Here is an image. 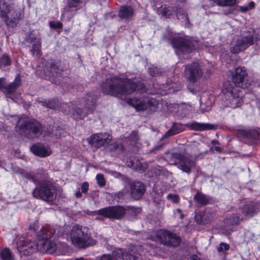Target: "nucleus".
I'll list each match as a JSON object with an SVG mask.
<instances>
[{
	"mask_svg": "<svg viewBox=\"0 0 260 260\" xmlns=\"http://www.w3.org/2000/svg\"><path fill=\"white\" fill-rule=\"evenodd\" d=\"M190 260H201L197 255H192L190 257Z\"/></svg>",
	"mask_w": 260,
	"mask_h": 260,
	"instance_id": "obj_54",
	"label": "nucleus"
},
{
	"mask_svg": "<svg viewBox=\"0 0 260 260\" xmlns=\"http://www.w3.org/2000/svg\"><path fill=\"white\" fill-rule=\"evenodd\" d=\"M184 217L183 214L181 213H180V218L182 219Z\"/></svg>",
	"mask_w": 260,
	"mask_h": 260,
	"instance_id": "obj_62",
	"label": "nucleus"
},
{
	"mask_svg": "<svg viewBox=\"0 0 260 260\" xmlns=\"http://www.w3.org/2000/svg\"><path fill=\"white\" fill-rule=\"evenodd\" d=\"M168 8L166 7V6H161L157 10L158 13L161 14L162 16L167 17L168 15H170L168 14Z\"/></svg>",
	"mask_w": 260,
	"mask_h": 260,
	"instance_id": "obj_47",
	"label": "nucleus"
},
{
	"mask_svg": "<svg viewBox=\"0 0 260 260\" xmlns=\"http://www.w3.org/2000/svg\"><path fill=\"white\" fill-rule=\"evenodd\" d=\"M126 209L123 206H109L94 211L95 215H99L111 219H121L125 215Z\"/></svg>",
	"mask_w": 260,
	"mask_h": 260,
	"instance_id": "obj_12",
	"label": "nucleus"
},
{
	"mask_svg": "<svg viewBox=\"0 0 260 260\" xmlns=\"http://www.w3.org/2000/svg\"><path fill=\"white\" fill-rule=\"evenodd\" d=\"M0 17L7 26L13 27L23 17V13L20 9L13 5H7L5 0L0 1Z\"/></svg>",
	"mask_w": 260,
	"mask_h": 260,
	"instance_id": "obj_5",
	"label": "nucleus"
},
{
	"mask_svg": "<svg viewBox=\"0 0 260 260\" xmlns=\"http://www.w3.org/2000/svg\"><path fill=\"white\" fill-rule=\"evenodd\" d=\"M203 71L198 62H193L184 66V75L191 83L198 81L203 76Z\"/></svg>",
	"mask_w": 260,
	"mask_h": 260,
	"instance_id": "obj_13",
	"label": "nucleus"
},
{
	"mask_svg": "<svg viewBox=\"0 0 260 260\" xmlns=\"http://www.w3.org/2000/svg\"><path fill=\"white\" fill-rule=\"evenodd\" d=\"M182 18L183 19L185 22V26L186 27H189L190 25V24L189 21V18L188 16L187 15H184L183 16Z\"/></svg>",
	"mask_w": 260,
	"mask_h": 260,
	"instance_id": "obj_52",
	"label": "nucleus"
},
{
	"mask_svg": "<svg viewBox=\"0 0 260 260\" xmlns=\"http://www.w3.org/2000/svg\"><path fill=\"white\" fill-rule=\"evenodd\" d=\"M27 43L30 44L41 42L40 33L38 30H33L26 38Z\"/></svg>",
	"mask_w": 260,
	"mask_h": 260,
	"instance_id": "obj_32",
	"label": "nucleus"
},
{
	"mask_svg": "<svg viewBox=\"0 0 260 260\" xmlns=\"http://www.w3.org/2000/svg\"><path fill=\"white\" fill-rule=\"evenodd\" d=\"M101 89L106 94L118 96L131 94L136 90L144 92L145 91V86L141 82L136 83L128 78L113 76L107 78L103 82Z\"/></svg>",
	"mask_w": 260,
	"mask_h": 260,
	"instance_id": "obj_1",
	"label": "nucleus"
},
{
	"mask_svg": "<svg viewBox=\"0 0 260 260\" xmlns=\"http://www.w3.org/2000/svg\"><path fill=\"white\" fill-rule=\"evenodd\" d=\"M53 134L57 137L60 138L64 134V131L60 127H56L55 129L53 130Z\"/></svg>",
	"mask_w": 260,
	"mask_h": 260,
	"instance_id": "obj_48",
	"label": "nucleus"
},
{
	"mask_svg": "<svg viewBox=\"0 0 260 260\" xmlns=\"http://www.w3.org/2000/svg\"><path fill=\"white\" fill-rule=\"evenodd\" d=\"M70 238L72 244L78 248H86L93 244L89 229L85 226L76 224L71 231Z\"/></svg>",
	"mask_w": 260,
	"mask_h": 260,
	"instance_id": "obj_6",
	"label": "nucleus"
},
{
	"mask_svg": "<svg viewBox=\"0 0 260 260\" xmlns=\"http://www.w3.org/2000/svg\"><path fill=\"white\" fill-rule=\"evenodd\" d=\"M127 166L132 169L138 171H144L146 169V165H144L142 162L138 159H130L126 162Z\"/></svg>",
	"mask_w": 260,
	"mask_h": 260,
	"instance_id": "obj_31",
	"label": "nucleus"
},
{
	"mask_svg": "<svg viewBox=\"0 0 260 260\" xmlns=\"http://www.w3.org/2000/svg\"><path fill=\"white\" fill-rule=\"evenodd\" d=\"M254 5H255V4L253 2H251L248 4V5L247 7H248L249 9H250L254 7Z\"/></svg>",
	"mask_w": 260,
	"mask_h": 260,
	"instance_id": "obj_57",
	"label": "nucleus"
},
{
	"mask_svg": "<svg viewBox=\"0 0 260 260\" xmlns=\"http://www.w3.org/2000/svg\"><path fill=\"white\" fill-rule=\"evenodd\" d=\"M112 138L111 135L106 133H97L92 135L87 139V141L92 146L99 148L109 143Z\"/></svg>",
	"mask_w": 260,
	"mask_h": 260,
	"instance_id": "obj_17",
	"label": "nucleus"
},
{
	"mask_svg": "<svg viewBox=\"0 0 260 260\" xmlns=\"http://www.w3.org/2000/svg\"><path fill=\"white\" fill-rule=\"evenodd\" d=\"M141 248L140 246L130 245L127 251H125L122 249H117L111 254H104L100 260H142L140 253Z\"/></svg>",
	"mask_w": 260,
	"mask_h": 260,
	"instance_id": "obj_7",
	"label": "nucleus"
},
{
	"mask_svg": "<svg viewBox=\"0 0 260 260\" xmlns=\"http://www.w3.org/2000/svg\"><path fill=\"white\" fill-rule=\"evenodd\" d=\"M16 128L21 135L29 139L39 137L43 129L41 124L37 120L26 116L19 118Z\"/></svg>",
	"mask_w": 260,
	"mask_h": 260,
	"instance_id": "obj_3",
	"label": "nucleus"
},
{
	"mask_svg": "<svg viewBox=\"0 0 260 260\" xmlns=\"http://www.w3.org/2000/svg\"><path fill=\"white\" fill-rule=\"evenodd\" d=\"M128 140L132 145H135L137 144L139 137L138 132L136 131H133L128 137Z\"/></svg>",
	"mask_w": 260,
	"mask_h": 260,
	"instance_id": "obj_41",
	"label": "nucleus"
},
{
	"mask_svg": "<svg viewBox=\"0 0 260 260\" xmlns=\"http://www.w3.org/2000/svg\"><path fill=\"white\" fill-rule=\"evenodd\" d=\"M32 195L35 198L40 199L47 202H52L56 198V189L48 182H41L33 190Z\"/></svg>",
	"mask_w": 260,
	"mask_h": 260,
	"instance_id": "obj_10",
	"label": "nucleus"
},
{
	"mask_svg": "<svg viewBox=\"0 0 260 260\" xmlns=\"http://www.w3.org/2000/svg\"><path fill=\"white\" fill-rule=\"evenodd\" d=\"M230 249V245L224 242H221L219 246L217 247V250L218 252H224L228 251Z\"/></svg>",
	"mask_w": 260,
	"mask_h": 260,
	"instance_id": "obj_44",
	"label": "nucleus"
},
{
	"mask_svg": "<svg viewBox=\"0 0 260 260\" xmlns=\"http://www.w3.org/2000/svg\"><path fill=\"white\" fill-rule=\"evenodd\" d=\"M156 236L161 243L173 247L177 246L181 241L179 237L167 230H159L157 232Z\"/></svg>",
	"mask_w": 260,
	"mask_h": 260,
	"instance_id": "obj_15",
	"label": "nucleus"
},
{
	"mask_svg": "<svg viewBox=\"0 0 260 260\" xmlns=\"http://www.w3.org/2000/svg\"><path fill=\"white\" fill-rule=\"evenodd\" d=\"M223 2L222 6H232L236 4V0H223Z\"/></svg>",
	"mask_w": 260,
	"mask_h": 260,
	"instance_id": "obj_51",
	"label": "nucleus"
},
{
	"mask_svg": "<svg viewBox=\"0 0 260 260\" xmlns=\"http://www.w3.org/2000/svg\"><path fill=\"white\" fill-rule=\"evenodd\" d=\"M84 0H68L67 6L64 8L62 16L70 20L84 3Z\"/></svg>",
	"mask_w": 260,
	"mask_h": 260,
	"instance_id": "obj_19",
	"label": "nucleus"
},
{
	"mask_svg": "<svg viewBox=\"0 0 260 260\" xmlns=\"http://www.w3.org/2000/svg\"><path fill=\"white\" fill-rule=\"evenodd\" d=\"M39 242L38 243L28 239L23 240L21 245L17 247V249L21 255H29L39 250Z\"/></svg>",
	"mask_w": 260,
	"mask_h": 260,
	"instance_id": "obj_20",
	"label": "nucleus"
},
{
	"mask_svg": "<svg viewBox=\"0 0 260 260\" xmlns=\"http://www.w3.org/2000/svg\"><path fill=\"white\" fill-rule=\"evenodd\" d=\"M37 101L38 103L41 104L45 107L52 109H57L59 110H61L64 113H67L70 111L68 104L61 103L59 104L58 101L54 99L45 101L38 100Z\"/></svg>",
	"mask_w": 260,
	"mask_h": 260,
	"instance_id": "obj_22",
	"label": "nucleus"
},
{
	"mask_svg": "<svg viewBox=\"0 0 260 260\" xmlns=\"http://www.w3.org/2000/svg\"><path fill=\"white\" fill-rule=\"evenodd\" d=\"M193 199L198 204L201 205H207L209 201V197L200 192H197L194 196Z\"/></svg>",
	"mask_w": 260,
	"mask_h": 260,
	"instance_id": "obj_34",
	"label": "nucleus"
},
{
	"mask_svg": "<svg viewBox=\"0 0 260 260\" xmlns=\"http://www.w3.org/2000/svg\"><path fill=\"white\" fill-rule=\"evenodd\" d=\"M211 143L212 145H218L219 144V142L217 140H213L211 141Z\"/></svg>",
	"mask_w": 260,
	"mask_h": 260,
	"instance_id": "obj_58",
	"label": "nucleus"
},
{
	"mask_svg": "<svg viewBox=\"0 0 260 260\" xmlns=\"http://www.w3.org/2000/svg\"><path fill=\"white\" fill-rule=\"evenodd\" d=\"M198 156L185 155L182 154L178 168L182 172L189 174L191 169L196 167Z\"/></svg>",
	"mask_w": 260,
	"mask_h": 260,
	"instance_id": "obj_18",
	"label": "nucleus"
},
{
	"mask_svg": "<svg viewBox=\"0 0 260 260\" xmlns=\"http://www.w3.org/2000/svg\"><path fill=\"white\" fill-rule=\"evenodd\" d=\"M31 44L32 47L29 51L31 55L36 58L40 57L41 55V42Z\"/></svg>",
	"mask_w": 260,
	"mask_h": 260,
	"instance_id": "obj_35",
	"label": "nucleus"
},
{
	"mask_svg": "<svg viewBox=\"0 0 260 260\" xmlns=\"http://www.w3.org/2000/svg\"><path fill=\"white\" fill-rule=\"evenodd\" d=\"M126 211L128 212V214L132 216V217H136L137 216L141 211V208L139 207H135L132 206H127L126 208Z\"/></svg>",
	"mask_w": 260,
	"mask_h": 260,
	"instance_id": "obj_40",
	"label": "nucleus"
},
{
	"mask_svg": "<svg viewBox=\"0 0 260 260\" xmlns=\"http://www.w3.org/2000/svg\"><path fill=\"white\" fill-rule=\"evenodd\" d=\"M24 176L27 179L32 180L34 182H37L38 180L40 178L37 176H35L34 175L28 173H26L24 175Z\"/></svg>",
	"mask_w": 260,
	"mask_h": 260,
	"instance_id": "obj_50",
	"label": "nucleus"
},
{
	"mask_svg": "<svg viewBox=\"0 0 260 260\" xmlns=\"http://www.w3.org/2000/svg\"><path fill=\"white\" fill-rule=\"evenodd\" d=\"M245 136L252 142L260 138V132L256 129H249L244 132Z\"/></svg>",
	"mask_w": 260,
	"mask_h": 260,
	"instance_id": "obj_36",
	"label": "nucleus"
},
{
	"mask_svg": "<svg viewBox=\"0 0 260 260\" xmlns=\"http://www.w3.org/2000/svg\"><path fill=\"white\" fill-rule=\"evenodd\" d=\"M260 204L251 202L244 205L239 208L236 213L233 214L229 219V223L232 225L238 224L241 221L253 216L259 211Z\"/></svg>",
	"mask_w": 260,
	"mask_h": 260,
	"instance_id": "obj_9",
	"label": "nucleus"
},
{
	"mask_svg": "<svg viewBox=\"0 0 260 260\" xmlns=\"http://www.w3.org/2000/svg\"><path fill=\"white\" fill-rule=\"evenodd\" d=\"M4 78H0V89H4V92L8 94L9 98L16 101V99L14 96L13 93L21 84V78L19 75H17L14 81L9 85L5 86L4 83Z\"/></svg>",
	"mask_w": 260,
	"mask_h": 260,
	"instance_id": "obj_21",
	"label": "nucleus"
},
{
	"mask_svg": "<svg viewBox=\"0 0 260 260\" xmlns=\"http://www.w3.org/2000/svg\"><path fill=\"white\" fill-rule=\"evenodd\" d=\"M145 105L146 106V110L149 109L151 112H154L157 107L156 101L154 99L145 98Z\"/></svg>",
	"mask_w": 260,
	"mask_h": 260,
	"instance_id": "obj_37",
	"label": "nucleus"
},
{
	"mask_svg": "<svg viewBox=\"0 0 260 260\" xmlns=\"http://www.w3.org/2000/svg\"><path fill=\"white\" fill-rule=\"evenodd\" d=\"M109 150L115 155H119L124 151L123 145L121 143L114 142L110 144L108 146Z\"/></svg>",
	"mask_w": 260,
	"mask_h": 260,
	"instance_id": "obj_33",
	"label": "nucleus"
},
{
	"mask_svg": "<svg viewBox=\"0 0 260 260\" xmlns=\"http://www.w3.org/2000/svg\"><path fill=\"white\" fill-rule=\"evenodd\" d=\"M167 199L173 203H178L180 200V197L178 195L172 193L168 194Z\"/></svg>",
	"mask_w": 260,
	"mask_h": 260,
	"instance_id": "obj_45",
	"label": "nucleus"
},
{
	"mask_svg": "<svg viewBox=\"0 0 260 260\" xmlns=\"http://www.w3.org/2000/svg\"><path fill=\"white\" fill-rule=\"evenodd\" d=\"M162 146H163L162 144H160V145H158L155 146L154 147V148H153V150L152 151L160 149V148H162Z\"/></svg>",
	"mask_w": 260,
	"mask_h": 260,
	"instance_id": "obj_56",
	"label": "nucleus"
},
{
	"mask_svg": "<svg viewBox=\"0 0 260 260\" xmlns=\"http://www.w3.org/2000/svg\"><path fill=\"white\" fill-rule=\"evenodd\" d=\"M145 98L143 99H140L137 98L129 99L128 100V103L133 106L138 111L139 110H145L146 106L145 105Z\"/></svg>",
	"mask_w": 260,
	"mask_h": 260,
	"instance_id": "obj_30",
	"label": "nucleus"
},
{
	"mask_svg": "<svg viewBox=\"0 0 260 260\" xmlns=\"http://www.w3.org/2000/svg\"><path fill=\"white\" fill-rule=\"evenodd\" d=\"M213 3H216L219 6H223V4H224L223 0H212Z\"/></svg>",
	"mask_w": 260,
	"mask_h": 260,
	"instance_id": "obj_53",
	"label": "nucleus"
},
{
	"mask_svg": "<svg viewBox=\"0 0 260 260\" xmlns=\"http://www.w3.org/2000/svg\"><path fill=\"white\" fill-rule=\"evenodd\" d=\"M186 126L191 130L197 131L214 129L216 127L214 124L200 123L195 121L187 123Z\"/></svg>",
	"mask_w": 260,
	"mask_h": 260,
	"instance_id": "obj_25",
	"label": "nucleus"
},
{
	"mask_svg": "<svg viewBox=\"0 0 260 260\" xmlns=\"http://www.w3.org/2000/svg\"><path fill=\"white\" fill-rule=\"evenodd\" d=\"M49 24H50V27H51L52 28L60 29V28H61L62 27V23H60V22H57V21H50Z\"/></svg>",
	"mask_w": 260,
	"mask_h": 260,
	"instance_id": "obj_49",
	"label": "nucleus"
},
{
	"mask_svg": "<svg viewBox=\"0 0 260 260\" xmlns=\"http://www.w3.org/2000/svg\"><path fill=\"white\" fill-rule=\"evenodd\" d=\"M214 150L217 152H220L221 151V149L219 146H215L214 147Z\"/></svg>",
	"mask_w": 260,
	"mask_h": 260,
	"instance_id": "obj_59",
	"label": "nucleus"
},
{
	"mask_svg": "<svg viewBox=\"0 0 260 260\" xmlns=\"http://www.w3.org/2000/svg\"><path fill=\"white\" fill-rule=\"evenodd\" d=\"M96 180L97 181L98 185L100 186L103 187L105 185L106 181L104 177V175L103 174H98L96 176Z\"/></svg>",
	"mask_w": 260,
	"mask_h": 260,
	"instance_id": "obj_46",
	"label": "nucleus"
},
{
	"mask_svg": "<svg viewBox=\"0 0 260 260\" xmlns=\"http://www.w3.org/2000/svg\"><path fill=\"white\" fill-rule=\"evenodd\" d=\"M11 61L10 58L6 55H3L0 58V66H6L11 64Z\"/></svg>",
	"mask_w": 260,
	"mask_h": 260,
	"instance_id": "obj_43",
	"label": "nucleus"
},
{
	"mask_svg": "<svg viewBox=\"0 0 260 260\" xmlns=\"http://www.w3.org/2000/svg\"><path fill=\"white\" fill-rule=\"evenodd\" d=\"M182 153L180 152L167 153L165 159L171 165L178 166Z\"/></svg>",
	"mask_w": 260,
	"mask_h": 260,
	"instance_id": "obj_27",
	"label": "nucleus"
},
{
	"mask_svg": "<svg viewBox=\"0 0 260 260\" xmlns=\"http://www.w3.org/2000/svg\"><path fill=\"white\" fill-rule=\"evenodd\" d=\"M249 10V8L248 7H241L240 8V10L242 12H246L247 11Z\"/></svg>",
	"mask_w": 260,
	"mask_h": 260,
	"instance_id": "obj_55",
	"label": "nucleus"
},
{
	"mask_svg": "<svg viewBox=\"0 0 260 260\" xmlns=\"http://www.w3.org/2000/svg\"><path fill=\"white\" fill-rule=\"evenodd\" d=\"M130 188L131 197L135 200L141 199L146 191L144 184L140 181L131 183Z\"/></svg>",
	"mask_w": 260,
	"mask_h": 260,
	"instance_id": "obj_23",
	"label": "nucleus"
},
{
	"mask_svg": "<svg viewBox=\"0 0 260 260\" xmlns=\"http://www.w3.org/2000/svg\"><path fill=\"white\" fill-rule=\"evenodd\" d=\"M1 257L2 260H13V257L8 248L2 249L0 252Z\"/></svg>",
	"mask_w": 260,
	"mask_h": 260,
	"instance_id": "obj_39",
	"label": "nucleus"
},
{
	"mask_svg": "<svg viewBox=\"0 0 260 260\" xmlns=\"http://www.w3.org/2000/svg\"><path fill=\"white\" fill-rule=\"evenodd\" d=\"M2 165V162L0 161V166Z\"/></svg>",
	"mask_w": 260,
	"mask_h": 260,
	"instance_id": "obj_63",
	"label": "nucleus"
},
{
	"mask_svg": "<svg viewBox=\"0 0 260 260\" xmlns=\"http://www.w3.org/2000/svg\"><path fill=\"white\" fill-rule=\"evenodd\" d=\"M222 92L226 100L225 104L232 108H236L243 103V93L233 85L231 81H226L223 83Z\"/></svg>",
	"mask_w": 260,
	"mask_h": 260,
	"instance_id": "obj_8",
	"label": "nucleus"
},
{
	"mask_svg": "<svg viewBox=\"0 0 260 260\" xmlns=\"http://www.w3.org/2000/svg\"><path fill=\"white\" fill-rule=\"evenodd\" d=\"M97 96L92 93H88L83 99L80 101V107H74L69 105L70 111L66 113H72L74 119H82L89 114L92 113L95 107Z\"/></svg>",
	"mask_w": 260,
	"mask_h": 260,
	"instance_id": "obj_4",
	"label": "nucleus"
},
{
	"mask_svg": "<svg viewBox=\"0 0 260 260\" xmlns=\"http://www.w3.org/2000/svg\"><path fill=\"white\" fill-rule=\"evenodd\" d=\"M134 14V10L131 6H123L119 9L118 16L122 19H129L132 18Z\"/></svg>",
	"mask_w": 260,
	"mask_h": 260,
	"instance_id": "obj_29",
	"label": "nucleus"
},
{
	"mask_svg": "<svg viewBox=\"0 0 260 260\" xmlns=\"http://www.w3.org/2000/svg\"><path fill=\"white\" fill-rule=\"evenodd\" d=\"M89 188V184L87 182H83L79 190L76 192L75 197L77 198H81L82 196V193H86L88 191Z\"/></svg>",
	"mask_w": 260,
	"mask_h": 260,
	"instance_id": "obj_38",
	"label": "nucleus"
},
{
	"mask_svg": "<svg viewBox=\"0 0 260 260\" xmlns=\"http://www.w3.org/2000/svg\"><path fill=\"white\" fill-rule=\"evenodd\" d=\"M48 71L50 77L58 78L61 77L63 69L54 61L49 62L47 64Z\"/></svg>",
	"mask_w": 260,
	"mask_h": 260,
	"instance_id": "obj_26",
	"label": "nucleus"
},
{
	"mask_svg": "<svg viewBox=\"0 0 260 260\" xmlns=\"http://www.w3.org/2000/svg\"><path fill=\"white\" fill-rule=\"evenodd\" d=\"M176 211H177L178 213H180V214L182 213V212H181V210L180 209H179V208H178V209H176Z\"/></svg>",
	"mask_w": 260,
	"mask_h": 260,
	"instance_id": "obj_61",
	"label": "nucleus"
},
{
	"mask_svg": "<svg viewBox=\"0 0 260 260\" xmlns=\"http://www.w3.org/2000/svg\"><path fill=\"white\" fill-rule=\"evenodd\" d=\"M169 35L168 39L170 40L178 55H180L181 53L188 54L194 49V45L189 39L183 37L173 38L172 35Z\"/></svg>",
	"mask_w": 260,
	"mask_h": 260,
	"instance_id": "obj_11",
	"label": "nucleus"
},
{
	"mask_svg": "<svg viewBox=\"0 0 260 260\" xmlns=\"http://www.w3.org/2000/svg\"><path fill=\"white\" fill-rule=\"evenodd\" d=\"M30 151L36 155L45 157L51 154V151L49 148H46L41 143L33 145L30 148Z\"/></svg>",
	"mask_w": 260,
	"mask_h": 260,
	"instance_id": "obj_24",
	"label": "nucleus"
},
{
	"mask_svg": "<svg viewBox=\"0 0 260 260\" xmlns=\"http://www.w3.org/2000/svg\"><path fill=\"white\" fill-rule=\"evenodd\" d=\"M75 260H91V259H86V258H84L83 257H79V258H77Z\"/></svg>",
	"mask_w": 260,
	"mask_h": 260,
	"instance_id": "obj_60",
	"label": "nucleus"
},
{
	"mask_svg": "<svg viewBox=\"0 0 260 260\" xmlns=\"http://www.w3.org/2000/svg\"><path fill=\"white\" fill-rule=\"evenodd\" d=\"M253 31L244 32L241 37L238 39L236 44L231 49L233 53H236L246 49L253 44Z\"/></svg>",
	"mask_w": 260,
	"mask_h": 260,
	"instance_id": "obj_16",
	"label": "nucleus"
},
{
	"mask_svg": "<svg viewBox=\"0 0 260 260\" xmlns=\"http://www.w3.org/2000/svg\"><path fill=\"white\" fill-rule=\"evenodd\" d=\"M233 85L242 89L247 88L250 85V81L248 80V75L245 68L238 67L236 68L232 76Z\"/></svg>",
	"mask_w": 260,
	"mask_h": 260,
	"instance_id": "obj_14",
	"label": "nucleus"
},
{
	"mask_svg": "<svg viewBox=\"0 0 260 260\" xmlns=\"http://www.w3.org/2000/svg\"><path fill=\"white\" fill-rule=\"evenodd\" d=\"M54 235L58 237L63 235L62 228L58 225L47 226L42 228L37 234L39 242V250L42 252L52 253L56 250V245L53 241L49 240Z\"/></svg>",
	"mask_w": 260,
	"mask_h": 260,
	"instance_id": "obj_2",
	"label": "nucleus"
},
{
	"mask_svg": "<svg viewBox=\"0 0 260 260\" xmlns=\"http://www.w3.org/2000/svg\"><path fill=\"white\" fill-rule=\"evenodd\" d=\"M184 129L183 126L180 123H174L171 128L162 137V139L169 138L172 136L178 134L184 131Z\"/></svg>",
	"mask_w": 260,
	"mask_h": 260,
	"instance_id": "obj_28",
	"label": "nucleus"
},
{
	"mask_svg": "<svg viewBox=\"0 0 260 260\" xmlns=\"http://www.w3.org/2000/svg\"><path fill=\"white\" fill-rule=\"evenodd\" d=\"M54 82H55L57 83V80H54Z\"/></svg>",
	"mask_w": 260,
	"mask_h": 260,
	"instance_id": "obj_64",
	"label": "nucleus"
},
{
	"mask_svg": "<svg viewBox=\"0 0 260 260\" xmlns=\"http://www.w3.org/2000/svg\"><path fill=\"white\" fill-rule=\"evenodd\" d=\"M149 74L151 76H156L161 73V70L156 67L152 66L149 68Z\"/></svg>",
	"mask_w": 260,
	"mask_h": 260,
	"instance_id": "obj_42",
	"label": "nucleus"
}]
</instances>
